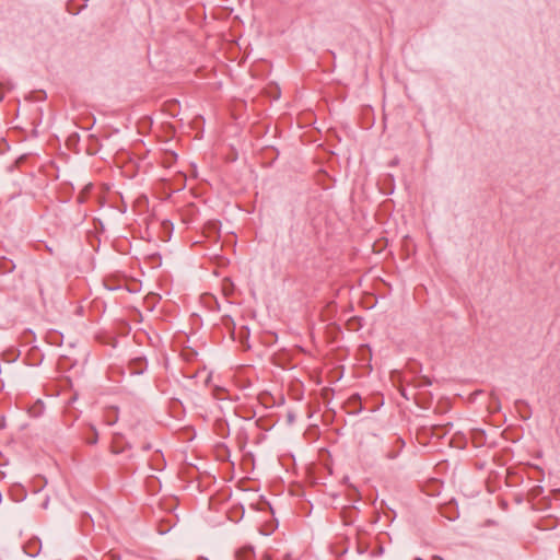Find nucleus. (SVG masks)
I'll return each instance as SVG.
<instances>
[{
	"mask_svg": "<svg viewBox=\"0 0 560 560\" xmlns=\"http://www.w3.org/2000/svg\"><path fill=\"white\" fill-rule=\"evenodd\" d=\"M253 553L254 552L250 547H245V548L240 549L236 552V558H237V560H250L253 557Z\"/></svg>",
	"mask_w": 560,
	"mask_h": 560,
	"instance_id": "1",
	"label": "nucleus"
},
{
	"mask_svg": "<svg viewBox=\"0 0 560 560\" xmlns=\"http://www.w3.org/2000/svg\"><path fill=\"white\" fill-rule=\"evenodd\" d=\"M175 160H176L175 153H166L162 163L165 167H170L172 165V162Z\"/></svg>",
	"mask_w": 560,
	"mask_h": 560,
	"instance_id": "2",
	"label": "nucleus"
},
{
	"mask_svg": "<svg viewBox=\"0 0 560 560\" xmlns=\"http://www.w3.org/2000/svg\"><path fill=\"white\" fill-rule=\"evenodd\" d=\"M8 147V142L7 141H3V142H0V153H3L4 152V149Z\"/></svg>",
	"mask_w": 560,
	"mask_h": 560,
	"instance_id": "3",
	"label": "nucleus"
},
{
	"mask_svg": "<svg viewBox=\"0 0 560 560\" xmlns=\"http://www.w3.org/2000/svg\"><path fill=\"white\" fill-rule=\"evenodd\" d=\"M261 560H271V557L269 555H265Z\"/></svg>",
	"mask_w": 560,
	"mask_h": 560,
	"instance_id": "4",
	"label": "nucleus"
},
{
	"mask_svg": "<svg viewBox=\"0 0 560 560\" xmlns=\"http://www.w3.org/2000/svg\"><path fill=\"white\" fill-rule=\"evenodd\" d=\"M21 160H23V156H20V158L16 160V163H19Z\"/></svg>",
	"mask_w": 560,
	"mask_h": 560,
	"instance_id": "5",
	"label": "nucleus"
}]
</instances>
